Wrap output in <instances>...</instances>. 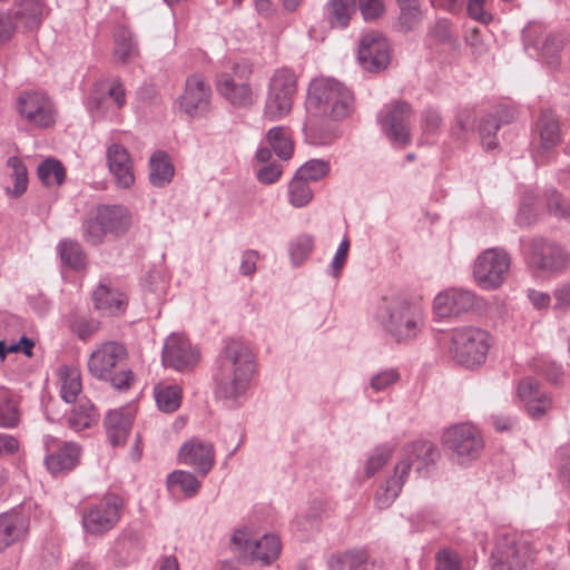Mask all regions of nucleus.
<instances>
[{
	"mask_svg": "<svg viewBox=\"0 0 570 570\" xmlns=\"http://www.w3.org/2000/svg\"><path fill=\"white\" fill-rule=\"evenodd\" d=\"M412 523H433L442 521L440 512L434 507H424L410 518Z\"/></svg>",
	"mask_w": 570,
	"mask_h": 570,
	"instance_id": "61",
	"label": "nucleus"
},
{
	"mask_svg": "<svg viewBox=\"0 0 570 570\" xmlns=\"http://www.w3.org/2000/svg\"><path fill=\"white\" fill-rule=\"evenodd\" d=\"M393 449L389 445H380L373 450L365 463V474L367 478L373 476L380 471L392 458Z\"/></svg>",
	"mask_w": 570,
	"mask_h": 570,
	"instance_id": "47",
	"label": "nucleus"
},
{
	"mask_svg": "<svg viewBox=\"0 0 570 570\" xmlns=\"http://www.w3.org/2000/svg\"><path fill=\"white\" fill-rule=\"evenodd\" d=\"M37 175L45 186H60L65 181L66 171L62 164L53 158H47L39 164Z\"/></svg>",
	"mask_w": 570,
	"mask_h": 570,
	"instance_id": "43",
	"label": "nucleus"
},
{
	"mask_svg": "<svg viewBox=\"0 0 570 570\" xmlns=\"http://www.w3.org/2000/svg\"><path fill=\"white\" fill-rule=\"evenodd\" d=\"M400 375L395 370H384L371 379L370 386L375 392H381L395 384Z\"/></svg>",
	"mask_w": 570,
	"mask_h": 570,
	"instance_id": "59",
	"label": "nucleus"
},
{
	"mask_svg": "<svg viewBox=\"0 0 570 570\" xmlns=\"http://www.w3.org/2000/svg\"><path fill=\"white\" fill-rule=\"evenodd\" d=\"M104 83V81L95 83L88 98L87 106L91 112H104L107 109V98L112 100L116 109H121L126 105V90L119 79L112 80L106 92L100 91Z\"/></svg>",
	"mask_w": 570,
	"mask_h": 570,
	"instance_id": "27",
	"label": "nucleus"
},
{
	"mask_svg": "<svg viewBox=\"0 0 570 570\" xmlns=\"http://www.w3.org/2000/svg\"><path fill=\"white\" fill-rule=\"evenodd\" d=\"M374 316L397 343H407L416 338L424 327V313L421 306L399 292L383 294L377 301Z\"/></svg>",
	"mask_w": 570,
	"mask_h": 570,
	"instance_id": "3",
	"label": "nucleus"
},
{
	"mask_svg": "<svg viewBox=\"0 0 570 570\" xmlns=\"http://www.w3.org/2000/svg\"><path fill=\"white\" fill-rule=\"evenodd\" d=\"M106 381H109L116 390L124 391L130 387L134 381V374L131 370L122 368L115 374L111 372Z\"/></svg>",
	"mask_w": 570,
	"mask_h": 570,
	"instance_id": "63",
	"label": "nucleus"
},
{
	"mask_svg": "<svg viewBox=\"0 0 570 570\" xmlns=\"http://www.w3.org/2000/svg\"><path fill=\"white\" fill-rule=\"evenodd\" d=\"M281 175H282L281 166L276 163H272V164H268V165L264 166L263 168H261L257 171L256 176H257V179L259 183L269 185V184H274L275 181H277L279 179Z\"/></svg>",
	"mask_w": 570,
	"mask_h": 570,
	"instance_id": "64",
	"label": "nucleus"
},
{
	"mask_svg": "<svg viewBox=\"0 0 570 570\" xmlns=\"http://www.w3.org/2000/svg\"><path fill=\"white\" fill-rule=\"evenodd\" d=\"M135 415L136 409L131 404L116 410H110L107 413L104 424L107 438L114 446L121 445L126 442L131 430Z\"/></svg>",
	"mask_w": 570,
	"mask_h": 570,
	"instance_id": "23",
	"label": "nucleus"
},
{
	"mask_svg": "<svg viewBox=\"0 0 570 570\" xmlns=\"http://www.w3.org/2000/svg\"><path fill=\"white\" fill-rule=\"evenodd\" d=\"M254 370V354L250 348L238 340L225 341L214 371L216 394L224 399H236L242 395Z\"/></svg>",
	"mask_w": 570,
	"mask_h": 570,
	"instance_id": "2",
	"label": "nucleus"
},
{
	"mask_svg": "<svg viewBox=\"0 0 570 570\" xmlns=\"http://www.w3.org/2000/svg\"><path fill=\"white\" fill-rule=\"evenodd\" d=\"M547 207L559 218L570 217V200L563 198L557 190L547 191Z\"/></svg>",
	"mask_w": 570,
	"mask_h": 570,
	"instance_id": "56",
	"label": "nucleus"
},
{
	"mask_svg": "<svg viewBox=\"0 0 570 570\" xmlns=\"http://www.w3.org/2000/svg\"><path fill=\"white\" fill-rule=\"evenodd\" d=\"M314 239L309 235H301L291 244V258L295 265L302 264L311 254Z\"/></svg>",
	"mask_w": 570,
	"mask_h": 570,
	"instance_id": "52",
	"label": "nucleus"
},
{
	"mask_svg": "<svg viewBox=\"0 0 570 570\" xmlns=\"http://www.w3.org/2000/svg\"><path fill=\"white\" fill-rule=\"evenodd\" d=\"M297 90V79L292 69H277L272 76L264 107V117L276 121L288 115Z\"/></svg>",
	"mask_w": 570,
	"mask_h": 570,
	"instance_id": "8",
	"label": "nucleus"
},
{
	"mask_svg": "<svg viewBox=\"0 0 570 570\" xmlns=\"http://www.w3.org/2000/svg\"><path fill=\"white\" fill-rule=\"evenodd\" d=\"M561 50L562 40L557 36H548L541 48V56L547 60V63L556 66Z\"/></svg>",
	"mask_w": 570,
	"mask_h": 570,
	"instance_id": "57",
	"label": "nucleus"
},
{
	"mask_svg": "<svg viewBox=\"0 0 570 570\" xmlns=\"http://www.w3.org/2000/svg\"><path fill=\"white\" fill-rule=\"evenodd\" d=\"M45 446L47 451L45 464L55 476L69 473L79 463L81 449L75 442H62L53 438H47Z\"/></svg>",
	"mask_w": 570,
	"mask_h": 570,
	"instance_id": "17",
	"label": "nucleus"
},
{
	"mask_svg": "<svg viewBox=\"0 0 570 570\" xmlns=\"http://www.w3.org/2000/svg\"><path fill=\"white\" fill-rule=\"evenodd\" d=\"M537 551L532 543L514 533L498 538L491 553L492 570H533Z\"/></svg>",
	"mask_w": 570,
	"mask_h": 570,
	"instance_id": "6",
	"label": "nucleus"
},
{
	"mask_svg": "<svg viewBox=\"0 0 570 570\" xmlns=\"http://www.w3.org/2000/svg\"><path fill=\"white\" fill-rule=\"evenodd\" d=\"M212 88L204 77L193 75L186 79L180 96V109L191 118L207 117L212 109Z\"/></svg>",
	"mask_w": 570,
	"mask_h": 570,
	"instance_id": "16",
	"label": "nucleus"
},
{
	"mask_svg": "<svg viewBox=\"0 0 570 570\" xmlns=\"http://www.w3.org/2000/svg\"><path fill=\"white\" fill-rule=\"evenodd\" d=\"M130 226V214L120 205H100L83 222L82 232L87 243L97 246L104 243L108 235L118 237Z\"/></svg>",
	"mask_w": 570,
	"mask_h": 570,
	"instance_id": "5",
	"label": "nucleus"
},
{
	"mask_svg": "<svg viewBox=\"0 0 570 570\" xmlns=\"http://www.w3.org/2000/svg\"><path fill=\"white\" fill-rule=\"evenodd\" d=\"M60 396L67 403L78 401V395L82 390L80 371L73 366H62L59 368Z\"/></svg>",
	"mask_w": 570,
	"mask_h": 570,
	"instance_id": "33",
	"label": "nucleus"
},
{
	"mask_svg": "<svg viewBox=\"0 0 570 570\" xmlns=\"http://www.w3.org/2000/svg\"><path fill=\"white\" fill-rule=\"evenodd\" d=\"M154 399L157 409L163 413H174L178 410V386L167 382H158L154 386Z\"/></svg>",
	"mask_w": 570,
	"mask_h": 570,
	"instance_id": "38",
	"label": "nucleus"
},
{
	"mask_svg": "<svg viewBox=\"0 0 570 570\" xmlns=\"http://www.w3.org/2000/svg\"><path fill=\"white\" fill-rule=\"evenodd\" d=\"M20 422L19 404L12 392L0 389V428L14 429Z\"/></svg>",
	"mask_w": 570,
	"mask_h": 570,
	"instance_id": "36",
	"label": "nucleus"
},
{
	"mask_svg": "<svg viewBox=\"0 0 570 570\" xmlns=\"http://www.w3.org/2000/svg\"><path fill=\"white\" fill-rule=\"evenodd\" d=\"M16 109L20 119L31 128L48 129L57 120L55 104L43 91H22L17 98Z\"/></svg>",
	"mask_w": 570,
	"mask_h": 570,
	"instance_id": "9",
	"label": "nucleus"
},
{
	"mask_svg": "<svg viewBox=\"0 0 570 570\" xmlns=\"http://www.w3.org/2000/svg\"><path fill=\"white\" fill-rule=\"evenodd\" d=\"M356 11V0H331L327 4L328 21L332 27H347Z\"/></svg>",
	"mask_w": 570,
	"mask_h": 570,
	"instance_id": "39",
	"label": "nucleus"
},
{
	"mask_svg": "<svg viewBox=\"0 0 570 570\" xmlns=\"http://www.w3.org/2000/svg\"><path fill=\"white\" fill-rule=\"evenodd\" d=\"M353 102V94L338 80L323 77L314 79L308 86L306 99L307 118L303 127L305 139L312 145L327 144L330 137L317 131V118L343 119L351 114Z\"/></svg>",
	"mask_w": 570,
	"mask_h": 570,
	"instance_id": "1",
	"label": "nucleus"
},
{
	"mask_svg": "<svg viewBox=\"0 0 570 570\" xmlns=\"http://www.w3.org/2000/svg\"><path fill=\"white\" fill-rule=\"evenodd\" d=\"M214 456L213 445L198 440L186 442L180 448V462L191 465L202 476L212 470Z\"/></svg>",
	"mask_w": 570,
	"mask_h": 570,
	"instance_id": "24",
	"label": "nucleus"
},
{
	"mask_svg": "<svg viewBox=\"0 0 570 570\" xmlns=\"http://www.w3.org/2000/svg\"><path fill=\"white\" fill-rule=\"evenodd\" d=\"M491 346V335L478 326H461L450 333L449 356L465 368L482 365Z\"/></svg>",
	"mask_w": 570,
	"mask_h": 570,
	"instance_id": "4",
	"label": "nucleus"
},
{
	"mask_svg": "<svg viewBox=\"0 0 570 570\" xmlns=\"http://www.w3.org/2000/svg\"><path fill=\"white\" fill-rule=\"evenodd\" d=\"M94 306L102 315H119L125 312L127 299L122 293L101 281L92 292Z\"/></svg>",
	"mask_w": 570,
	"mask_h": 570,
	"instance_id": "26",
	"label": "nucleus"
},
{
	"mask_svg": "<svg viewBox=\"0 0 570 570\" xmlns=\"http://www.w3.org/2000/svg\"><path fill=\"white\" fill-rule=\"evenodd\" d=\"M436 445L430 441H415L406 444L402 451V458L395 465V474H400V479L409 476L411 469L420 476H425L434 468L439 458Z\"/></svg>",
	"mask_w": 570,
	"mask_h": 570,
	"instance_id": "13",
	"label": "nucleus"
},
{
	"mask_svg": "<svg viewBox=\"0 0 570 570\" xmlns=\"http://www.w3.org/2000/svg\"><path fill=\"white\" fill-rule=\"evenodd\" d=\"M475 115L471 108L460 110L455 117V124L451 128V136L458 140H465L473 129Z\"/></svg>",
	"mask_w": 570,
	"mask_h": 570,
	"instance_id": "46",
	"label": "nucleus"
},
{
	"mask_svg": "<svg viewBox=\"0 0 570 570\" xmlns=\"http://www.w3.org/2000/svg\"><path fill=\"white\" fill-rule=\"evenodd\" d=\"M405 479H400V474H395L389 478L384 484H382L375 493V505L380 509L389 508L395 499L399 497L404 483Z\"/></svg>",
	"mask_w": 570,
	"mask_h": 570,
	"instance_id": "42",
	"label": "nucleus"
},
{
	"mask_svg": "<svg viewBox=\"0 0 570 570\" xmlns=\"http://www.w3.org/2000/svg\"><path fill=\"white\" fill-rule=\"evenodd\" d=\"M200 485L202 482L197 479L196 475L189 472L180 471V492H183L186 498L196 495L200 489Z\"/></svg>",
	"mask_w": 570,
	"mask_h": 570,
	"instance_id": "60",
	"label": "nucleus"
},
{
	"mask_svg": "<svg viewBox=\"0 0 570 570\" xmlns=\"http://www.w3.org/2000/svg\"><path fill=\"white\" fill-rule=\"evenodd\" d=\"M288 195L289 203L294 207H303L313 198V193L309 188L308 181L296 174L288 185Z\"/></svg>",
	"mask_w": 570,
	"mask_h": 570,
	"instance_id": "45",
	"label": "nucleus"
},
{
	"mask_svg": "<svg viewBox=\"0 0 570 570\" xmlns=\"http://www.w3.org/2000/svg\"><path fill=\"white\" fill-rule=\"evenodd\" d=\"M518 396L532 419L546 416L552 409V399L541 383L533 377H524L518 384Z\"/></svg>",
	"mask_w": 570,
	"mask_h": 570,
	"instance_id": "22",
	"label": "nucleus"
},
{
	"mask_svg": "<svg viewBox=\"0 0 570 570\" xmlns=\"http://www.w3.org/2000/svg\"><path fill=\"white\" fill-rule=\"evenodd\" d=\"M510 265L511 257L504 249L488 248L474 262L475 282L484 289H497L505 281Z\"/></svg>",
	"mask_w": 570,
	"mask_h": 570,
	"instance_id": "11",
	"label": "nucleus"
},
{
	"mask_svg": "<svg viewBox=\"0 0 570 570\" xmlns=\"http://www.w3.org/2000/svg\"><path fill=\"white\" fill-rule=\"evenodd\" d=\"M348 249H350V240H348V238L345 237L340 243V245L336 249L335 256L331 264V268H332L333 275L335 277H337L341 274V271H342V268L346 262V258H347Z\"/></svg>",
	"mask_w": 570,
	"mask_h": 570,
	"instance_id": "62",
	"label": "nucleus"
},
{
	"mask_svg": "<svg viewBox=\"0 0 570 570\" xmlns=\"http://www.w3.org/2000/svg\"><path fill=\"white\" fill-rule=\"evenodd\" d=\"M330 171V165L327 161L321 159H312L306 161L296 171V175L304 178L306 181H317L325 177Z\"/></svg>",
	"mask_w": 570,
	"mask_h": 570,
	"instance_id": "50",
	"label": "nucleus"
},
{
	"mask_svg": "<svg viewBox=\"0 0 570 570\" xmlns=\"http://www.w3.org/2000/svg\"><path fill=\"white\" fill-rule=\"evenodd\" d=\"M7 166L12 169L10 178L13 187H7V195L17 198L23 195L28 188V170L19 157L12 156L7 160Z\"/></svg>",
	"mask_w": 570,
	"mask_h": 570,
	"instance_id": "40",
	"label": "nucleus"
},
{
	"mask_svg": "<svg viewBox=\"0 0 570 570\" xmlns=\"http://www.w3.org/2000/svg\"><path fill=\"white\" fill-rule=\"evenodd\" d=\"M357 60L361 67L370 72L384 70L391 60L390 45L379 31H370L360 39Z\"/></svg>",
	"mask_w": 570,
	"mask_h": 570,
	"instance_id": "15",
	"label": "nucleus"
},
{
	"mask_svg": "<svg viewBox=\"0 0 570 570\" xmlns=\"http://www.w3.org/2000/svg\"><path fill=\"white\" fill-rule=\"evenodd\" d=\"M98 421V413L88 399H79L68 416V425L76 432L89 429Z\"/></svg>",
	"mask_w": 570,
	"mask_h": 570,
	"instance_id": "32",
	"label": "nucleus"
},
{
	"mask_svg": "<svg viewBox=\"0 0 570 570\" xmlns=\"http://www.w3.org/2000/svg\"><path fill=\"white\" fill-rule=\"evenodd\" d=\"M346 561L348 570H375L377 566L364 549L346 551Z\"/></svg>",
	"mask_w": 570,
	"mask_h": 570,
	"instance_id": "51",
	"label": "nucleus"
},
{
	"mask_svg": "<svg viewBox=\"0 0 570 570\" xmlns=\"http://www.w3.org/2000/svg\"><path fill=\"white\" fill-rule=\"evenodd\" d=\"M45 3L42 0H19L17 17L29 29L38 27L43 18Z\"/></svg>",
	"mask_w": 570,
	"mask_h": 570,
	"instance_id": "41",
	"label": "nucleus"
},
{
	"mask_svg": "<svg viewBox=\"0 0 570 570\" xmlns=\"http://www.w3.org/2000/svg\"><path fill=\"white\" fill-rule=\"evenodd\" d=\"M99 321L86 316H78L70 324L72 333L82 341L90 338L99 330Z\"/></svg>",
	"mask_w": 570,
	"mask_h": 570,
	"instance_id": "54",
	"label": "nucleus"
},
{
	"mask_svg": "<svg viewBox=\"0 0 570 570\" xmlns=\"http://www.w3.org/2000/svg\"><path fill=\"white\" fill-rule=\"evenodd\" d=\"M412 108L406 101H393L385 106L380 122L383 132L397 147L404 148L411 142Z\"/></svg>",
	"mask_w": 570,
	"mask_h": 570,
	"instance_id": "14",
	"label": "nucleus"
},
{
	"mask_svg": "<svg viewBox=\"0 0 570 570\" xmlns=\"http://www.w3.org/2000/svg\"><path fill=\"white\" fill-rule=\"evenodd\" d=\"M202 360V352L198 345L193 344L187 337L180 334V373L194 371Z\"/></svg>",
	"mask_w": 570,
	"mask_h": 570,
	"instance_id": "44",
	"label": "nucleus"
},
{
	"mask_svg": "<svg viewBox=\"0 0 570 570\" xmlns=\"http://www.w3.org/2000/svg\"><path fill=\"white\" fill-rule=\"evenodd\" d=\"M537 130L540 136L538 151H548L560 144L559 120L551 110H544L538 120Z\"/></svg>",
	"mask_w": 570,
	"mask_h": 570,
	"instance_id": "30",
	"label": "nucleus"
},
{
	"mask_svg": "<svg viewBox=\"0 0 570 570\" xmlns=\"http://www.w3.org/2000/svg\"><path fill=\"white\" fill-rule=\"evenodd\" d=\"M126 347L117 342L108 341L100 344L88 360L90 374L98 380H107L112 370L120 366L127 358Z\"/></svg>",
	"mask_w": 570,
	"mask_h": 570,
	"instance_id": "20",
	"label": "nucleus"
},
{
	"mask_svg": "<svg viewBox=\"0 0 570 570\" xmlns=\"http://www.w3.org/2000/svg\"><path fill=\"white\" fill-rule=\"evenodd\" d=\"M232 543L244 563L261 561L263 564H269L278 558L281 552V541L277 535L265 534L259 540H253L246 529L235 531Z\"/></svg>",
	"mask_w": 570,
	"mask_h": 570,
	"instance_id": "12",
	"label": "nucleus"
},
{
	"mask_svg": "<svg viewBox=\"0 0 570 570\" xmlns=\"http://www.w3.org/2000/svg\"><path fill=\"white\" fill-rule=\"evenodd\" d=\"M114 42L112 58L117 63H129L138 56L137 43L127 28L119 27L115 31Z\"/></svg>",
	"mask_w": 570,
	"mask_h": 570,
	"instance_id": "31",
	"label": "nucleus"
},
{
	"mask_svg": "<svg viewBox=\"0 0 570 570\" xmlns=\"http://www.w3.org/2000/svg\"><path fill=\"white\" fill-rule=\"evenodd\" d=\"M62 263L71 269L79 271L87 264V256L81 245L71 239H62L57 246Z\"/></svg>",
	"mask_w": 570,
	"mask_h": 570,
	"instance_id": "37",
	"label": "nucleus"
},
{
	"mask_svg": "<svg viewBox=\"0 0 570 570\" xmlns=\"http://www.w3.org/2000/svg\"><path fill=\"white\" fill-rule=\"evenodd\" d=\"M150 183L156 187H163L168 184L175 174V168L169 161L168 155L161 150L156 151L150 157Z\"/></svg>",
	"mask_w": 570,
	"mask_h": 570,
	"instance_id": "35",
	"label": "nucleus"
},
{
	"mask_svg": "<svg viewBox=\"0 0 570 570\" xmlns=\"http://www.w3.org/2000/svg\"><path fill=\"white\" fill-rule=\"evenodd\" d=\"M107 163L116 183L121 188H129L135 181L132 163L128 150L119 145L112 144L107 149Z\"/></svg>",
	"mask_w": 570,
	"mask_h": 570,
	"instance_id": "25",
	"label": "nucleus"
},
{
	"mask_svg": "<svg viewBox=\"0 0 570 570\" xmlns=\"http://www.w3.org/2000/svg\"><path fill=\"white\" fill-rule=\"evenodd\" d=\"M361 13L366 21H373L385 12L383 0H358Z\"/></svg>",
	"mask_w": 570,
	"mask_h": 570,
	"instance_id": "58",
	"label": "nucleus"
},
{
	"mask_svg": "<svg viewBox=\"0 0 570 570\" xmlns=\"http://www.w3.org/2000/svg\"><path fill=\"white\" fill-rule=\"evenodd\" d=\"M124 499L114 492L106 493L98 502L82 509L81 522L91 535H102L114 529L124 510Z\"/></svg>",
	"mask_w": 570,
	"mask_h": 570,
	"instance_id": "7",
	"label": "nucleus"
},
{
	"mask_svg": "<svg viewBox=\"0 0 570 570\" xmlns=\"http://www.w3.org/2000/svg\"><path fill=\"white\" fill-rule=\"evenodd\" d=\"M570 257L558 244L543 238H534L530 244L529 263L532 267L542 272L563 271Z\"/></svg>",
	"mask_w": 570,
	"mask_h": 570,
	"instance_id": "18",
	"label": "nucleus"
},
{
	"mask_svg": "<svg viewBox=\"0 0 570 570\" xmlns=\"http://www.w3.org/2000/svg\"><path fill=\"white\" fill-rule=\"evenodd\" d=\"M481 305L482 299L474 293L461 288H450L436 295L433 309L439 317L444 318L474 311Z\"/></svg>",
	"mask_w": 570,
	"mask_h": 570,
	"instance_id": "19",
	"label": "nucleus"
},
{
	"mask_svg": "<svg viewBox=\"0 0 570 570\" xmlns=\"http://www.w3.org/2000/svg\"><path fill=\"white\" fill-rule=\"evenodd\" d=\"M500 128L499 120L495 115H488L481 121L479 131L482 145L488 149H494L498 146L497 131Z\"/></svg>",
	"mask_w": 570,
	"mask_h": 570,
	"instance_id": "48",
	"label": "nucleus"
},
{
	"mask_svg": "<svg viewBox=\"0 0 570 570\" xmlns=\"http://www.w3.org/2000/svg\"><path fill=\"white\" fill-rule=\"evenodd\" d=\"M29 531V520L21 513L0 514V551L23 539Z\"/></svg>",
	"mask_w": 570,
	"mask_h": 570,
	"instance_id": "28",
	"label": "nucleus"
},
{
	"mask_svg": "<svg viewBox=\"0 0 570 570\" xmlns=\"http://www.w3.org/2000/svg\"><path fill=\"white\" fill-rule=\"evenodd\" d=\"M442 117L440 112L433 108H426L421 115V128L423 136L429 139L439 134L442 126Z\"/></svg>",
	"mask_w": 570,
	"mask_h": 570,
	"instance_id": "53",
	"label": "nucleus"
},
{
	"mask_svg": "<svg viewBox=\"0 0 570 570\" xmlns=\"http://www.w3.org/2000/svg\"><path fill=\"white\" fill-rule=\"evenodd\" d=\"M435 570H462V558L452 548H440L435 553Z\"/></svg>",
	"mask_w": 570,
	"mask_h": 570,
	"instance_id": "49",
	"label": "nucleus"
},
{
	"mask_svg": "<svg viewBox=\"0 0 570 570\" xmlns=\"http://www.w3.org/2000/svg\"><path fill=\"white\" fill-rule=\"evenodd\" d=\"M161 363L166 368L178 370V335L171 333L164 342Z\"/></svg>",
	"mask_w": 570,
	"mask_h": 570,
	"instance_id": "55",
	"label": "nucleus"
},
{
	"mask_svg": "<svg viewBox=\"0 0 570 570\" xmlns=\"http://www.w3.org/2000/svg\"><path fill=\"white\" fill-rule=\"evenodd\" d=\"M443 445L451 452L453 461L466 464L480 456L484 441L474 425L463 423L453 425L443 433Z\"/></svg>",
	"mask_w": 570,
	"mask_h": 570,
	"instance_id": "10",
	"label": "nucleus"
},
{
	"mask_svg": "<svg viewBox=\"0 0 570 570\" xmlns=\"http://www.w3.org/2000/svg\"><path fill=\"white\" fill-rule=\"evenodd\" d=\"M216 89L217 92L236 109H249L257 101V94L249 82H237L235 78L227 72L217 75Z\"/></svg>",
	"mask_w": 570,
	"mask_h": 570,
	"instance_id": "21",
	"label": "nucleus"
},
{
	"mask_svg": "<svg viewBox=\"0 0 570 570\" xmlns=\"http://www.w3.org/2000/svg\"><path fill=\"white\" fill-rule=\"evenodd\" d=\"M266 140L282 160H288L292 158L294 142L288 127L276 126L271 128L266 134Z\"/></svg>",
	"mask_w": 570,
	"mask_h": 570,
	"instance_id": "34",
	"label": "nucleus"
},
{
	"mask_svg": "<svg viewBox=\"0 0 570 570\" xmlns=\"http://www.w3.org/2000/svg\"><path fill=\"white\" fill-rule=\"evenodd\" d=\"M399 16L394 28L401 33L416 30L423 20L422 4L420 0H396Z\"/></svg>",
	"mask_w": 570,
	"mask_h": 570,
	"instance_id": "29",
	"label": "nucleus"
}]
</instances>
